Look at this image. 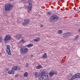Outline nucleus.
I'll return each mask as SVG.
<instances>
[{
    "label": "nucleus",
    "mask_w": 80,
    "mask_h": 80,
    "mask_svg": "<svg viewBox=\"0 0 80 80\" xmlns=\"http://www.w3.org/2000/svg\"><path fill=\"white\" fill-rule=\"evenodd\" d=\"M25 66L26 67H28V63H26L25 64Z\"/></svg>",
    "instance_id": "nucleus-27"
},
{
    "label": "nucleus",
    "mask_w": 80,
    "mask_h": 80,
    "mask_svg": "<svg viewBox=\"0 0 80 80\" xmlns=\"http://www.w3.org/2000/svg\"><path fill=\"white\" fill-rule=\"evenodd\" d=\"M17 68H18V67L17 66H14L12 68V70L8 71V74H14L15 71L17 70Z\"/></svg>",
    "instance_id": "nucleus-5"
},
{
    "label": "nucleus",
    "mask_w": 80,
    "mask_h": 80,
    "mask_svg": "<svg viewBox=\"0 0 80 80\" xmlns=\"http://www.w3.org/2000/svg\"><path fill=\"white\" fill-rule=\"evenodd\" d=\"M33 56V55H32V57Z\"/></svg>",
    "instance_id": "nucleus-35"
},
{
    "label": "nucleus",
    "mask_w": 80,
    "mask_h": 80,
    "mask_svg": "<svg viewBox=\"0 0 80 80\" xmlns=\"http://www.w3.org/2000/svg\"><path fill=\"white\" fill-rule=\"evenodd\" d=\"M72 35V33L70 32H67L63 35L64 37L67 38L68 37Z\"/></svg>",
    "instance_id": "nucleus-10"
},
{
    "label": "nucleus",
    "mask_w": 80,
    "mask_h": 80,
    "mask_svg": "<svg viewBox=\"0 0 80 80\" xmlns=\"http://www.w3.org/2000/svg\"><path fill=\"white\" fill-rule=\"evenodd\" d=\"M10 39H11V35L9 34H8L4 37V42H7V41L10 40Z\"/></svg>",
    "instance_id": "nucleus-6"
},
{
    "label": "nucleus",
    "mask_w": 80,
    "mask_h": 80,
    "mask_svg": "<svg viewBox=\"0 0 80 80\" xmlns=\"http://www.w3.org/2000/svg\"><path fill=\"white\" fill-rule=\"evenodd\" d=\"M75 79V78L73 77V76H72V77L70 79H69L68 80H73Z\"/></svg>",
    "instance_id": "nucleus-24"
},
{
    "label": "nucleus",
    "mask_w": 80,
    "mask_h": 80,
    "mask_svg": "<svg viewBox=\"0 0 80 80\" xmlns=\"http://www.w3.org/2000/svg\"><path fill=\"white\" fill-rule=\"evenodd\" d=\"M58 72L57 71H51L49 72V75L50 77H52L54 75H55V74H57L58 73Z\"/></svg>",
    "instance_id": "nucleus-9"
},
{
    "label": "nucleus",
    "mask_w": 80,
    "mask_h": 80,
    "mask_svg": "<svg viewBox=\"0 0 80 80\" xmlns=\"http://www.w3.org/2000/svg\"><path fill=\"white\" fill-rule=\"evenodd\" d=\"M6 47L7 48L6 51L7 53H8L9 55H11V51H10V46L9 45H7Z\"/></svg>",
    "instance_id": "nucleus-7"
},
{
    "label": "nucleus",
    "mask_w": 80,
    "mask_h": 80,
    "mask_svg": "<svg viewBox=\"0 0 80 80\" xmlns=\"http://www.w3.org/2000/svg\"><path fill=\"white\" fill-rule=\"evenodd\" d=\"M13 6L10 4H6L5 6V11H10L12 9Z\"/></svg>",
    "instance_id": "nucleus-3"
},
{
    "label": "nucleus",
    "mask_w": 80,
    "mask_h": 80,
    "mask_svg": "<svg viewBox=\"0 0 80 80\" xmlns=\"http://www.w3.org/2000/svg\"><path fill=\"white\" fill-rule=\"evenodd\" d=\"M32 7V2H30L29 3V6L28 7V8L29 11H31Z\"/></svg>",
    "instance_id": "nucleus-12"
},
{
    "label": "nucleus",
    "mask_w": 80,
    "mask_h": 80,
    "mask_svg": "<svg viewBox=\"0 0 80 80\" xmlns=\"http://www.w3.org/2000/svg\"><path fill=\"white\" fill-rule=\"evenodd\" d=\"M40 78L39 80H49L48 75L45 74L44 72H42L40 75Z\"/></svg>",
    "instance_id": "nucleus-1"
},
{
    "label": "nucleus",
    "mask_w": 80,
    "mask_h": 80,
    "mask_svg": "<svg viewBox=\"0 0 80 80\" xmlns=\"http://www.w3.org/2000/svg\"><path fill=\"white\" fill-rule=\"evenodd\" d=\"M22 1L23 2H27L28 0H22Z\"/></svg>",
    "instance_id": "nucleus-28"
},
{
    "label": "nucleus",
    "mask_w": 80,
    "mask_h": 80,
    "mask_svg": "<svg viewBox=\"0 0 80 80\" xmlns=\"http://www.w3.org/2000/svg\"><path fill=\"white\" fill-rule=\"evenodd\" d=\"M33 40L34 42H38V41L36 39H34Z\"/></svg>",
    "instance_id": "nucleus-29"
},
{
    "label": "nucleus",
    "mask_w": 80,
    "mask_h": 80,
    "mask_svg": "<svg viewBox=\"0 0 80 80\" xmlns=\"http://www.w3.org/2000/svg\"><path fill=\"white\" fill-rule=\"evenodd\" d=\"M3 39L2 37H0V42L2 43L3 42Z\"/></svg>",
    "instance_id": "nucleus-21"
},
{
    "label": "nucleus",
    "mask_w": 80,
    "mask_h": 80,
    "mask_svg": "<svg viewBox=\"0 0 80 80\" xmlns=\"http://www.w3.org/2000/svg\"><path fill=\"white\" fill-rule=\"evenodd\" d=\"M78 31H79V32H80V29H79V30H78Z\"/></svg>",
    "instance_id": "nucleus-34"
},
{
    "label": "nucleus",
    "mask_w": 80,
    "mask_h": 80,
    "mask_svg": "<svg viewBox=\"0 0 80 80\" xmlns=\"http://www.w3.org/2000/svg\"><path fill=\"white\" fill-rule=\"evenodd\" d=\"M21 39H23V40H24L25 39V38L23 37H22L21 36Z\"/></svg>",
    "instance_id": "nucleus-30"
},
{
    "label": "nucleus",
    "mask_w": 80,
    "mask_h": 80,
    "mask_svg": "<svg viewBox=\"0 0 80 80\" xmlns=\"http://www.w3.org/2000/svg\"><path fill=\"white\" fill-rule=\"evenodd\" d=\"M58 20V17L55 15H52L51 16L50 18V22L54 23Z\"/></svg>",
    "instance_id": "nucleus-2"
},
{
    "label": "nucleus",
    "mask_w": 80,
    "mask_h": 80,
    "mask_svg": "<svg viewBox=\"0 0 80 80\" xmlns=\"http://www.w3.org/2000/svg\"><path fill=\"white\" fill-rule=\"evenodd\" d=\"M18 75L16 74L15 75V77H18Z\"/></svg>",
    "instance_id": "nucleus-31"
},
{
    "label": "nucleus",
    "mask_w": 80,
    "mask_h": 80,
    "mask_svg": "<svg viewBox=\"0 0 80 80\" xmlns=\"http://www.w3.org/2000/svg\"><path fill=\"white\" fill-rule=\"evenodd\" d=\"M16 37L17 40H20V38H21V34H17L16 35Z\"/></svg>",
    "instance_id": "nucleus-13"
},
{
    "label": "nucleus",
    "mask_w": 80,
    "mask_h": 80,
    "mask_svg": "<svg viewBox=\"0 0 80 80\" xmlns=\"http://www.w3.org/2000/svg\"><path fill=\"white\" fill-rule=\"evenodd\" d=\"M42 68V66L40 65H38L36 67L37 69H40Z\"/></svg>",
    "instance_id": "nucleus-15"
},
{
    "label": "nucleus",
    "mask_w": 80,
    "mask_h": 80,
    "mask_svg": "<svg viewBox=\"0 0 80 80\" xmlns=\"http://www.w3.org/2000/svg\"><path fill=\"white\" fill-rule=\"evenodd\" d=\"M36 39L37 40L38 42L39 40H40V38H37Z\"/></svg>",
    "instance_id": "nucleus-26"
},
{
    "label": "nucleus",
    "mask_w": 80,
    "mask_h": 80,
    "mask_svg": "<svg viewBox=\"0 0 80 80\" xmlns=\"http://www.w3.org/2000/svg\"><path fill=\"white\" fill-rule=\"evenodd\" d=\"M72 74L70 73L69 74H68V75H67V77L69 78H72Z\"/></svg>",
    "instance_id": "nucleus-19"
},
{
    "label": "nucleus",
    "mask_w": 80,
    "mask_h": 80,
    "mask_svg": "<svg viewBox=\"0 0 80 80\" xmlns=\"http://www.w3.org/2000/svg\"><path fill=\"white\" fill-rule=\"evenodd\" d=\"M47 14L48 15H51V13L50 12H47Z\"/></svg>",
    "instance_id": "nucleus-25"
},
{
    "label": "nucleus",
    "mask_w": 80,
    "mask_h": 80,
    "mask_svg": "<svg viewBox=\"0 0 80 80\" xmlns=\"http://www.w3.org/2000/svg\"><path fill=\"white\" fill-rule=\"evenodd\" d=\"M73 76L74 79H75V78H80V73H77Z\"/></svg>",
    "instance_id": "nucleus-11"
},
{
    "label": "nucleus",
    "mask_w": 80,
    "mask_h": 80,
    "mask_svg": "<svg viewBox=\"0 0 80 80\" xmlns=\"http://www.w3.org/2000/svg\"><path fill=\"white\" fill-rule=\"evenodd\" d=\"M24 22H22V24L23 26H26L27 25H28L30 22V20L29 19H24Z\"/></svg>",
    "instance_id": "nucleus-8"
},
{
    "label": "nucleus",
    "mask_w": 80,
    "mask_h": 80,
    "mask_svg": "<svg viewBox=\"0 0 80 80\" xmlns=\"http://www.w3.org/2000/svg\"><path fill=\"white\" fill-rule=\"evenodd\" d=\"M62 33H63V32L62 31V30H59L58 32V34H59V35L62 34Z\"/></svg>",
    "instance_id": "nucleus-20"
},
{
    "label": "nucleus",
    "mask_w": 80,
    "mask_h": 80,
    "mask_svg": "<svg viewBox=\"0 0 80 80\" xmlns=\"http://www.w3.org/2000/svg\"><path fill=\"white\" fill-rule=\"evenodd\" d=\"M79 38V36L78 35H77L75 38L74 40H78V39Z\"/></svg>",
    "instance_id": "nucleus-22"
},
{
    "label": "nucleus",
    "mask_w": 80,
    "mask_h": 80,
    "mask_svg": "<svg viewBox=\"0 0 80 80\" xmlns=\"http://www.w3.org/2000/svg\"><path fill=\"white\" fill-rule=\"evenodd\" d=\"M33 44H32L31 43L28 44L27 45V47L28 48H30V47H33Z\"/></svg>",
    "instance_id": "nucleus-16"
},
{
    "label": "nucleus",
    "mask_w": 80,
    "mask_h": 80,
    "mask_svg": "<svg viewBox=\"0 0 80 80\" xmlns=\"http://www.w3.org/2000/svg\"><path fill=\"white\" fill-rule=\"evenodd\" d=\"M38 72H36L34 73V75H35V77H37V76H38Z\"/></svg>",
    "instance_id": "nucleus-23"
},
{
    "label": "nucleus",
    "mask_w": 80,
    "mask_h": 80,
    "mask_svg": "<svg viewBox=\"0 0 80 80\" xmlns=\"http://www.w3.org/2000/svg\"><path fill=\"white\" fill-rule=\"evenodd\" d=\"M28 72H26L24 74L23 76L24 77H28Z\"/></svg>",
    "instance_id": "nucleus-18"
},
{
    "label": "nucleus",
    "mask_w": 80,
    "mask_h": 80,
    "mask_svg": "<svg viewBox=\"0 0 80 80\" xmlns=\"http://www.w3.org/2000/svg\"><path fill=\"white\" fill-rule=\"evenodd\" d=\"M28 52V49L26 48H25L24 47H22L20 48V53H21L23 54L24 53H25Z\"/></svg>",
    "instance_id": "nucleus-4"
},
{
    "label": "nucleus",
    "mask_w": 80,
    "mask_h": 80,
    "mask_svg": "<svg viewBox=\"0 0 80 80\" xmlns=\"http://www.w3.org/2000/svg\"><path fill=\"white\" fill-rule=\"evenodd\" d=\"M43 27V25H41V27Z\"/></svg>",
    "instance_id": "nucleus-32"
},
{
    "label": "nucleus",
    "mask_w": 80,
    "mask_h": 80,
    "mask_svg": "<svg viewBox=\"0 0 80 80\" xmlns=\"http://www.w3.org/2000/svg\"><path fill=\"white\" fill-rule=\"evenodd\" d=\"M26 42V41L25 40H24V39H22L19 42V43L20 44H22V43H25Z\"/></svg>",
    "instance_id": "nucleus-14"
},
{
    "label": "nucleus",
    "mask_w": 80,
    "mask_h": 80,
    "mask_svg": "<svg viewBox=\"0 0 80 80\" xmlns=\"http://www.w3.org/2000/svg\"><path fill=\"white\" fill-rule=\"evenodd\" d=\"M42 58L44 59L45 58H47V54L46 53H45L42 56Z\"/></svg>",
    "instance_id": "nucleus-17"
},
{
    "label": "nucleus",
    "mask_w": 80,
    "mask_h": 80,
    "mask_svg": "<svg viewBox=\"0 0 80 80\" xmlns=\"http://www.w3.org/2000/svg\"><path fill=\"white\" fill-rule=\"evenodd\" d=\"M18 69H20V68L19 67H18Z\"/></svg>",
    "instance_id": "nucleus-33"
}]
</instances>
